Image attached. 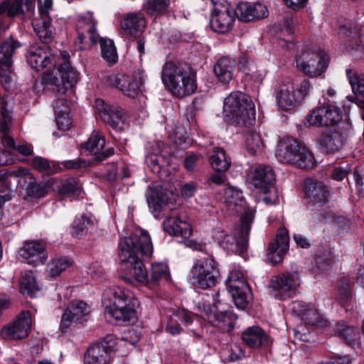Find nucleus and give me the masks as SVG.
<instances>
[{
  "label": "nucleus",
  "instance_id": "nucleus-1",
  "mask_svg": "<svg viewBox=\"0 0 364 364\" xmlns=\"http://www.w3.org/2000/svg\"><path fill=\"white\" fill-rule=\"evenodd\" d=\"M118 247L122 269L127 276L149 288L169 279V269L164 262L151 264L149 272L144 269L142 260L149 259L154 252L151 237L146 230L137 229L129 236H123Z\"/></svg>",
  "mask_w": 364,
  "mask_h": 364
},
{
  "label": "nucleus",
  "instance_id": "nucleus-2",
  "mask_svg": "<svg viewBox=\"0 0 364 364\" xmlns=\"http://www.w3.org/2000/svg\"><path fill=\"white\" fill-rule=\"evenodd\" d=\"M97 23L92 12L77 14L75 16L77 37L74 41V46L76 50H85L100 42L102 57L110 65L114 64L118 60L116 47L112 40L100 38L97 29Z\"/></svg>",
  "mask_w": 364,
  "mask_h": 364
},
{
  "label": "nucleus",
  "instance_id": "nucleus-3",
  "mask_svg": "<svg viewBox=\"0 0 364 364\" xmlns=\"http://www.w3.org/2000/svg\"><path fill=\"white\" fill-rule=\"evenodd\" d=\"M102 303L106 317L119 322H129L136 318L139 302L129 289L114 286L106 289Z\"/></svg>",
  "mask_w": 364,
  "mask_h": 364
},
{
  "label": "nucleus",
  "instance_id": "nucleus-4",
  "mask_svg": "<svg viewBox=\"0 0 364 364\" xmlns=\"http://www.w3.org/2000/svg\"><path fill=\"white\" fill-rule=\"evenodd\" d=\"M161 80L166 89L178 98L193 94L197 88L195 74L181 63H165L161 70Z\"/></svg>",
  "mask_w": 364,
  "mask_h": 364
},
{
  "label": "nucleus",
  "instance_id": "nucleus-5",
  "mask_svg": "<svg viewBox=\"0 0 364 364\" xmlns=\"http://www.w3.org/2000/svg\"><path fill=\"white\" fill-rule=\"evenodd\" d=\"M255 213V210L247 211L245 215L242 216L240 224L234 229L225 230L216 228L213 233L214 240L229 252L242 254L247 247L248 235Z\"/></svg>",
  "mask_w": 364,
  "mask_h": 364
},
{
  "label": "nucleus",
  "instance_id": "nucleus-6",
  "mask_svg": "<svg viewBox=\"0 0 364 364\" xmlns=\"http://www.w3.org/2000/svg\"><path fill=\"white\" fill-rule=\"evenodd\" d=\"M255 107L249 96L241 92H231L224 100V119L236 126L253 125L256 115Z\"/></svg>",
  "mask_w": 364,
  "mask_h": 364
},
{
  "label": "nucleus",
  "instance_id": "nucleus-7",
  "mask_svg": "<svg viewBox=\"0 0 364 364\" xmlns=\"http://www.w3.org/2000/svg\"><path fill=\"white\" fill-rule=\"evenodd\" d=\"M326 54L316 46H306L295 55L293 65L299 72L310 77L321 76L328 67Z\"/></svg>",
  "mask_w": 364,
  "mask_h": 364
},
{
  "label": "nucleus",
  "instance_id": "nucleus-8",
  "mask_svg": "<svg viewBox=\"0 0 364 364\" xmlns=\"http://www.w3.org/2000/svg\"><path fill=\"white\" fill-rule=\"evenodd\" d=\"M277 159L301 168L314 167L316 161L313 153L293 138H284L278 144L276 152Z\"/></svg>",
  "mask_w": 364,
  "mask_h": 364
},
{
  "label": "nucleus",
  "instance_id": "nucleus-9",
  "mask_svg": "<svg viewBox=\"0 0 364 364\" xmlns=\"http://www.w3.org/2000/svg\"><path fill=\"white\" fill-rule=\"evenodd\" d=\"M220 277L218 264L214 259L203 257L194 261L189 279L195 287L207 289L214 287Z\"/></svg>",
  "mask_w": 364,
  "mask_h": 364
},
{
  "label": "nucleus",
  "instance_id": "nucleus-10",
  "mask_svg": "<svg viewBox=\"0 0 364 364\" xmlns=\"http://www.w3.org/2000/svg\"><path fill=\"white\" fill-rule=\"evenodd\" d=\"M310 88L311 84L307 80H302L296 87L290 81L282 84L275 95L279 109L289 110L299 106L308 95Z\"/></svg>",
  "mask_w": 364,
  "mask_h": 364
},
{
  "label": "nucleus",
  "instance_id": "nucleus-11",
  "mask_svg": "<svg viewBox=\"0 0 364 364\" xmlns=\"http://www.w3.org/2000/svg\"><path fill=\"white\" fill-rule=\"evenodd\" d=\"M61 54L55 55L53 50L47 46H33L30 48L27 55V62L29 65L38 71L46 69L45 72L55 70L57 63L60 60Z\"/></svg>",
  "mask_w": 364,
  "mask_h": 364
},
{
  "label": "nucleus",
  "instance_id": "nucleus-12",
  "mask_svg": "<svg viewBox=\"0 0 364 364\" xmlns=\"http://www.w3.org/2000/svg\"><path fill=\"white\" fill-rule=\"evenodd\" d=\"M301 279L296 272H287L273 276L270 281L269 288L273 296L277 299H284L291 296V292L299 287Z\"/></svg>",
  "mask_w": 364,
  "mask_h": 364
},
{
  "label": "nucleus",
  "instance_id": "nucleus-13",
  "mask_svg": "<svg viewBox=\"0 0 364 364\" xmlns=\"http://www.w3.org/2000/svg\"><path fill=\"white\" fill-rule=\"evenodd\" d=\"M227 288L237 308L245 309L249 304L247 294L249 291V286L242 272L234 270L229 274L227 279Z\"/></svg>",
  "mask_w": 364,
  "mask_h": 364
},
{
  "label": "nucleus",
  "instance_id": "nucleus-14",
  "mask_svg": "<svg viewBox=\"0 0 364 364\" xmlns=\"http://www.w3.org/2000/svg\"><path fill=\"white\" fill-rule=\"evenodd\" d=\"M144 79L139 76H129L122 73H112L106 79L108 86L119 89L124 95L135 97L141 90Z\"/></svg>",
  "mask_w": 364,
  "mask_h": 364
},
{
  "label": "nucleus",
  "instance_id": "nucleus-15",
  "mask_svg": "<svg viewBox=\"0 0 364 364\" xmlns=\"http://www.w3.org/2000/svg\"><path fill=\"white\" fill-rule=\"evenodd\" d=\"M69 54L66 51L61 52L60 60L57 63L52 73L58 77H60V88L58 94L65 95L67 90L71 89L77 82L79 73L75 70L68 61Z\"/></svg>",
  "mask_w": 364,
  "mask_h": 364
},
{
  "label": "nucleus",
  "instance_id": "nucleus-16",
  "mask_svg": "<svg viewBox=\"0 0 364 364\" xmlns=\"http://www.w3.org/2000/svg\"><path fill=\"white\" fill-rule=\"evenodd\" d=\"M30 312L23 311L12 323L5 326L0 335L5 340H19L28 336L32 325Z\"/></svg>",
  "mask_w": 364,
  "mask_h": 364
},
{
  "label": "nucleus",
  "instance_id": "nucleus-17",
  "mask_svg": "<svg viewBox=\"0 0 364 364\" xmlns=\"http://www.w3.org/2000/svg\"><path fill=\"white\" fill-rule=\"evenodd\" d=\"M234 9L227 2L215 3L211 15L210 25L218 33L228 32L235 20Z\"/></svg>",
  "mask_w": 364,
  "mask_h": 364
},
{
  "label": "nucleus",
  "instance_id": "nucleus-18",
  "mask_svg": "<svg viewBox=\"0 0 364 364\" xmlns=\"http://www.w3.org/2000/svg\"><path fill=\"white\" fill-rule=\"evenodd\" d=\"M53 0H44L38 5V16L32 21L33 30L38 38L46 41L52 36L51 18Z\"/></svg>",
  "mask_w": 364,
  "mask_h": 364
},
{
  "label": "nucleus",
  "instance_id": "nucleus-19",
  "mask_svg": "<svg viewBox=\"0 0 364 364\" xmlns=\"http://www.w3.org/2000/svg\"><path fill=\"white\" fill-rule=\"evenodd\" d=\"M18 254L25 262L33 267L43 264L48 259L45 244L38 240L24 242Z\"/></svg>",
  "mask_w": 364,
  "mask_h": 364
},
{
  "label": "nucleus",
  "instance_id": "nucleus-20",
  "mask_svg": "<svg viewBox=\"0 0 364 364\" xmlns=\"http://www.w3.org/2000/svg\"><path fill=\"white\" fill-rule=\"evenodd\" d=\"M112 337L107 336L102 341L92 345L85 355L84 364H109L113 350Z\"/></svg>",
  "mask_w": 364,
  "mask_h": 364
},
{
  "label": "nucleus",
  "instance_id": "nucleus-21",
  "mask_svg": "<svg viewBox=\"0 0 364 364\" xmlns=\"http://www.w3.org/2000/svg\"><path fill=\"white\" fill-rule=\"evenodd\" d=\"M95 107L104 122L114 129H122L126 119L124 110L114 105H107L102 99H97Z\"/></svg>",
  "mask_w": 364,
  "mask_h": 364
},
{
  "label": "nucleus",
  "instance_id": "nucleus-22",
  "mask_svg": "<svg viewBox=\"0 0 364 364\" xmlns=\"http://www.w3.org/2000/svg\"><path fill=\"white\" fill-rule=\"evenodd\" d=\"M291 310L305 323L321 328L328 326V321L319 312L314 304H306L303 301H295L292 304Z\"/></svg>",
  "mask_w": 364,
  "mask_h": 364
},
{
  "label": "nucleus",
  "instance_id": "nucleus-23",
  "mask_svg": "<svg viewBox=\"0 0 364 364\" xmlns=\"http://www.w3.org/2000/svg\"><path fill=\"white\" fill-rule=\"evenodd\" d=\"M175 194L172 192L166 193L159 185H151L148 188L146 200L149 208L155 218L159 217L161 211L168 205L171 200L175 199Z\"/></svg>",
  "mask_w": 364,
  "mask_h": 364
},
{
  "label": "nucleus",
  "instance_id": "nucleus-24",
  "mask_svg": "<svg viewBox=\"0 0 364 364\" xmlns=\"http://www.w3.org/2000/svg\"><path fill=\"white\" fill-rule=\"evenodd\" d=\"M29 181V183H35V179L30 171L21 166L0 170V191L5 189L11 190L14 186V181L17 184L23 181Z\"/></svg>",
  "mask_w": 364,
  "mask_h": 364
},
{
  "label": "nucleus",
  "instance_id": "nucleus-25",
  "mask_svg": "<svg viewBox=\"0 0 364 364\" xmlns=\"http://www.w3.org/2000/svg\"><path fill=\"white\" fill-rule=\"evenodd\" d=\"M223 201L227 210L232 214L243 211L244 213L242 215L243 216L250 210H253L252 208H247L242 191L235 186H228L225 188Z\"/></svg>",
  "mask_w": 364,
  "mask_h": 364
},
{
  "label": "nucleus",
  "instance_id": "nucleus-26",
  "mask_svg": "<svg viewBox=\"0 0 364 364\" xmlns=\"http://www.w3.org/2000/svg\"><path fill=\"white\" fill-rule=\"evenodd\" d=\"M163 228L168 235L179 236L184 239L189 238L192 235V225L185 214L166 218L163 223Z\"/></svg>",
  "mask_w": 364,
  "mask_h": 364
},
{
  "label": "nucleus",
  "instance_id": "nucleus-27",
  "mask_svg": "<svg viewBox=\"0 0 364 364\" xmlns=\"http://www.w3.org/2000/svg\"><path fill=\"white\" fill-rule=\"evenodd\" d=\"M36 0H22L3 2L0 5V14H6L10 17L21 19L30 18L34 14Z\"/></svg>",
  "mask_w": 364,
  "mask_h": 364
},
{
  "label": "nucleus",
  "instance_id": "nucleus-28",
  "mask_svg": "<svg viewBox=\"0 0 364 364\" xmlns=\"http://www.w3.org/2000/svg\"><path fill=\"white\" fill-rule=\"evenodd\" d=\"M105 139L100 131H94L90 138L83 144V148L90 155L94 156L95 159L102 161L114 154V149L108 147L104 149Z\"/></svg>",
  "mask_w": 364,
  "mask_h": 364
},
{
  "label": "nucleus",
  "instance_id": "nucleus-29",
  "mask_svg": "<svg viewBox=\"0 0 364 364\" xmlns=\"http://www.w3.org/2000/svg\"><path fill=\"white\" fill-rule=\"evenodd\" d=\"M289 237L285 229H281L268 247L267 257L272 264L280 262L289 250Z\"/></svg>",
  "mask_w": 364,
  "mask_h": 364
},
{
  "label": "nucleus",
  "instance_id": "nucleus-30",
  "mask_svg": "<svg viewBox=\"0 0 364 364\" xmlns=\"http://www.w3.org/2000/svg\"><path fill=\"white\" fill-rule=\"evenodd\" d=\"M331 188L320 181L308 180L305 183V194L314 205L326 203L330 196Z\"/></svg>",
  "mask_w": 364,
  "mask_h": 364
},
{
  "label": "nucleus",
  "instance_id": "nucleus-31",
  "mask_svg": "<svg viewBox=\"0 0 364 364\" xmlns=\"http://www.w3.org/2000/svg\"><path fill=\"white\" fill-rule=\"evenodd\" d=\"M204 319L218 327L223 332H228L234 328L235 315L230 312H213L209 306L203 305Z\"/></svg>",
  "mask_w": 364,
  "mask_h": 364
},
{
  "label": "nucleus",
  "instance_id": "nucleus-32",
  "mask_svg": "<svg viewBox=\"0 0 364 364\" xmlns=\"http://www.w3.org/2000/svg\"><path fill=\"white\" fill-rule=\"evenodd\" d=\"M275 179L274 172L269 166L259 165L250 173V183L258 190L273 185Z\"/></svg>",
  "mask_w": 364,
  "mask_h": 364
},
{
  "label": "nucleus",
  "instance_id": "nucleus-33",
  "mask_svg": "<svg viewBox=\"0 0 364 364\" xmlns=\"http://www.w3.org/2000/svg\"><path fill=\"white\" fill-rule=\"evenodd\" d=\"M242 338L252 348L266 347L270 343L269 336L259 326H251L247 328L243 332Z\"/></svg>",
  "mask_w": 364,
  "mask_h": 364
},
{
  "label": "nucleus",
  "instance_id": "nucleus-34",
  "mask_svg": "<svg viewBox=\"0 0 364 364\" xmlns=\"http://www.w3.org/2000/svg\"><path fill=\"white\" fill-rule=\"evenodd\" d=\"M336 331L338 337L355 350H360L364 346L358 328L344 323H338Z\"/></svg>",
  "mask_w": 364,
  "mask_h": 364
},
{
  "label": "nucleus",
  "instance_id": "nucleus-35",
  "mask_svg": "<svg viewBox=\"0 0 364 364\" xmlns=\"http://www.w3.org/2000/svg\"><path fill=\"white\" fill-rule=\"evenodd\" d=\"M345 142V136L343 133L338 131L326 132L318 139V144L324 151L333 153L339 151Z\"/></svg>",
  "mask_w": 364,
  "mask_h": 364
},
{
  "label": "nucleus",
  "instance_id": "nucleus-36",
  "mask_svg": "<svg viewBox=\"0 0 364 364\" xmlns=\"http://www.w3.org/2000/svg\"><path fill=\"white\" fill-rule=\"evenodd\" d=\"M146 22L143 14L131 12L126 14L122 22V27L131 35H136L143 32Z\"/></svg>",
  "mask_w": 364,
  "mask_h": 364
},
{
  "label": "nucleus",
  "instance_id": "nucleus-37",
  "mask_svg": "<svg viewBox=\"0 0 364 364\" xmlns=\"http://www.w3.org/2000/svg\"><path fill=\"white\" fill-rule=\"evenodd\" d=\"M146 164L154 173L162 178L168 175L166 166L170 164V158L164 154L151 153L146 157Z\"/></svg>",
  "mask_w": 364,
  "mask_h": 364
},
{
  "label": "nucleus",
  "instance_id": "nucleus-38",
  "mask_svg": "<svg viewBox=\"0 0 364 364\" xmlns=\"http://www.w3.org/2000/svg\"><path fill=\"white\" fill-rule=\"evenodd\" d=\"M235 61L231 58L223 57L218 60L214 67V73L219 81L228 83L232 78V70Z\"/></svg>",
  "mask_w": 364,
  "mask_h": 364
},
{
  "label": "nucleus",
  "instance_id": "nucleus-39",
  "mask_svg": "<svg viewBox=\"0 0 364 364\" xmlns=\"http://www.w3.org/2000/svg\"><path fill=\"white\" fill-rule=\"evenodd\" d=\"M33 90L36 93H41L46 90H53L58 93L61 91L59 77L55 75L53 73L45 72L41 79L35 81Z\"/></svg>",
  "mask_w": 364,
  "mask_h": 364
},
{
  "label": "nucleus",
  "instance_id": "nucleus-40",
  "mask_svg": "<svg viewBox=\"0 0 364 364\" xmlns=\"http://www.w3.org/2000/svg\"><path fill=\"white\" fill-rule=\"evenodd\" d=\"M21 291L23 294L36 297L41 291V287L37 283L33 272H26L20 279Z\"/></svg>",
  "mask_w": 364,
  "mask_h": 364
},
{
  "label": "nucleus",
  "instance_id": "nucleus-41",
  "mask_svg": "<svg viewBox=\"0 0 364 364\" xmlns=\"http://www.w3.org/2000/svg\"><path fill=\"white\" fill-rule=\"evenodd\" d=\"M209 161L212 168L219 172L227 171L231 164L230 158L226 156L225 151L220 148H214Z\"/></svg>",
  "mask_w": 364,
  "mask_h": 364
},
{
  "label": "nucleus",
  "instance_id": "nucleus-42",
  "mask_svg": "<svg viewBox=\"0 0 364 364\" xmlns=\"http://www.w3.org/2000/svg\"><path fill=\"white\" fill-rule=\"evenodd\" d=\"M72 264V260L66 257H55L51 259L47 265L48 276L51 278L56 277L70 268Z\"/></svg>",
  "mask_w": 364,
  "mask_h": 364
},
{
  "label": "nucleus",
  "instance_id": "nucleus-43",
  "mask_svg": "<svg viewBox=\"0 0 364 364\" xmlns=\"http://www.w3.org/2000/svg\"><path fill=\"white\" fill-rule=\"evenodd\" d=\"M21 46V44L12 39H8L0 46V64L11 66V57L15 50Z\"/></svg>",
  "mask_w": 364,
  "mask_h": 364
},
{
  "label": "nucleus",
  "instance_id": "nucleus-44",
  "mask_svg": "<svg viewBox=\"0 0 364 364\" xmlns=\"http://www.w3.org/2000/svg\"><path fill=\"white\" fill-rule=\"evenodd\" d=\"M65 312L77 323L82 322L90 312V306L82 301H74L67 307Z\"/></svg>",
  "mask_w": 364,
  "mask_h": 364
},
{
  "label": "nucleus",
  "instance_id": "nucleus-45",
  "mask_svg": "<svg viewBox=\"0 0 364 364\" xmlns=\"http://www.w3.org/2000/svg\"><path fill=\"white\" fill-rule=\"evenodd\" d=\"M11 124V117L10 113L1 111V118L0 119V138L3 144L8 147L14 146V140L9 134Z\"/></svg>",
  "mask_w": 364,
  "mask_h": 364
},
{
  "label": "nucleus",
  "instance_id": "nucleus-46",
  "mask_svg": "<svg viewBox=\"0 0 364 364\" xmlns=\"http://www.w3.org/2000/svg\"><path fill=\"white\" fill-rule=\"evenodd\" d=\"M256 200L266 205H272L279 202V193L277 188L273 185L259 190Z\"/></svg>",
  "mask_w": 364,
  "mask_h": 364
},
{
  "label": "nucleus",
  "instance_id": "nucleus-47",
  "mask_svg": "<svg viewBox=\"0 0 364 364\" xmlns=\"http://www.w3.org/2000/svg\"><path fill=\"white\" fill-rule=\"evenodd\" d=\"M326 106L318 107L311 110L306 119L307 126L323 127L327 124Z\"/></svg>",
  "mask_w": 364,
  "mask_h": 364
},
{
  "label": "nucleus",
  "instance_id": "nucleus-48",
  "mask_svg": "<svg viewBox=\"0 0 364 364\" xmlns=\"http://www.w3.org/2000/svg\"><path fill=\"white\" fill-rule=\"evenodd\" d=\"M336 299L342 306L348 305L353 299L351 282L343 278L337 287Z\"/></svg>",
  "mask_w": 364,
  "mask_h": 364
},
{
  "label": "nucleus",
  "instance_id": "nucleus-49",
  "mask_svg": "<svg viewBox=\"0 0 364 364\" xmlns=\"http://www.w3.org/2000/svg\"><path fill=\"white\" fill-rule=\"evenodd\" d=\"M94 225L93 217L92 215L82 214L76 217L73 223V235L79 236L87 232L88 229Z\"/></svg>",
  "mask_w": 364,
  "mask_h": 364
},
{
  "label": "nucleus",
  "instance_id": "nucleus-50",
  "mask_svg": "<svg viewBox=\"0 0 364 364\" xmlns=\"http://www.w3.org/2000/svg\"><path fill=\"white\" fill-rule=\"evenodd\" d=\"M60 192L64 197L75 198L82 193V185L75 178H69L62 184Z\"/></svg>",
  "mask_w": 364,
  "mask_h": 364
},
{
  "label": "nucleus",
  "instance_id": "nucleus-51",
  "mask_svg": "<svg viewBox=\"0 0 364 364\" xmlns=\"http://www.w3.org/2000/svg\"><path fill=\"white\" fill-rule=\"evenodd\" d=\"M244 138L245 146L250 154H255L262 150L263 143L258 134L249 132L245 134Z\"/></svg>",
  "mask_w": 364,
  "mask_h": 364
},
{
  "label": "nucleus",
  "instance_id": "nucleus-52",
  "mask_svg": "<svg viewBox=\"0 0 364 364\" xmlns=\"http://www.w3.org/2000/svg\"><path fill=\"white\" fill-rule=\"evenodd\" d=\"M170 0H147L144 4V9L151 16L158 15L166 11Z\"/></svg>",
  "mask_w": 364,
  "mask_h": 364
},
{
  "label": "nucleus",
  "instance_id": "nucleus-53",
  "mask_svg": "<svg viewBox=\"0 0 364 364\" xmlns=\"http://www.w3.org/2000/svg\"><path fill=\"white\" fill-rule=\"evenodd\" d=\"M326 111H327V124H326V127H333L338 124L341 121L342 111L337 106L333 105H326Z\"/></svg>",
  "mask_w": 364,
  "mask_h": 364
},
{
  "label": "nucleus",
  "instance_id": "nucleus-54",
  "mask_svg": "<svg viewBox=\"0 0 364 364\" xmlns=\"http://www.w3.org/2000/svg\"><path fill=\"white\" fill-rule=\"evenodd\" d=\"M58 110V115H55L56 125L60 129L67 130L72 124V119L70 117V107H64V110Z\"/></svg>",
  "mask_w": 364,
  "mask_h": 364
},
{
  "label": "nucleus",
  "instance_id": "nucleus-55",
  "mask_svg": "<svg viewBox=\"0 0 364 364\" xmlns=\"http://www.w3.org/2000/svg\"><path fill=\"white\" fill-rule=\"evenodd\" d=\"M251 8L250 3L241 2L234 9V14L240 21H252Z\"/></svg>",
  "mask_w": 364,
  "mask_h": 364
},
{
  "label": "nucleus",
  "instance_id": "nucleus-56",
  "mask_svg": "<svg viewBox=\"0 0 364 364\" xmlns=\"http://www.w3.org/2000/svg\"><path fill=\"white\" fill-rule=\"evenodd\" d=\"M11 68V66L0 64V81L6 89L9 88L15 80V74Z\"/></svg>",
  "mask_w": 364,
  "mask_h": 364
},
{
  "label": "nucleus",
  "instance_id": "nucleus-57",
  "mask_svg": "<svg viewBox=\"0 0 364 364\" xmlns=\"http://www.w3.org/2000/svg\"><path fill=\"white\" fill-rule=\"evenodd\" d=\"M252 20L263 18L268 16L267 6L261 3L251 4Z\"/></svg>",
  "mask_w": 364,
  "mask_h": 364
},
{
  "label": "nucleus",
  "instance_id": "nucleus-58",
  "mask_svg": "<svg viewBox=\"0 0 364 364\" xmlns=\"http://www.w3.org/2000/svg\"><path fill=\"white\" fill-rule=\"evenodd\" d=\"M77 323L75 320L73 319L65 311L62 315L59 330L62 334L67 333L75 323Z\"/></svg>",
  "mask_w": 364,
  "mask_h": 364
},
{
  "label": "nucleus",
  "instance_id": "nucleus-59",
  "mask_svg": "<svg viewBox=\"0 0 364 364\" xmlns=\"http://www.w3.org/2000/svg\"><path fill=\"white\" fill-rule=\"evenodd\" d=\"M171 320L176 323L181 321L188 326L193 322V315L185 310H180L173 314Z\"/></svg>",
  "mask_w": 364,
  "mask_h": 364
},
{
  "label": "nucleus",
  "instance_id": "nucleus-60",
  "mask_svg": "<svg viewBox=\"0 0 364 364\" xmlns=\"http://www.w3.org/2000/svg\"><path fill=\"white\" fill-rule=\"evenodd\" d=\"M64 166L70 169H79L86 168L92 165V162L82 159L69 160L63 162Z\"/></svg>",
  "mask_w": 364,
  "mask_h": 364
},
{
  "label": "nucleus",
  "instance_id": "nucleus-61",
  "mask_svg": "<svg viewBox=\"0 0 364 364\" xmlns=\"http://www.w3.org/2000/svg\"><path fill=\"white\" fill-rule=\"evenodd\" d=\"M245 356V352L240 344L234 343L231 346L230 354L229 355L230 361H236Z\"/></svg>",
  "mask_w": 364,
  "mask_h": 364
},
{
  "label": "nucleus",
  "instance_id": "nucleus-62",
  "mask_svg": "<svg viewBox=\"0 0 364 364\" xmlns=\"http://www.w3.org/2000/svg\"><path fill=\"white\" fill-rule=\"evenodd\" d=\"M33 166L40 171H47L50 169L48 161L42 157H34L33 159Z\"/></svg>",
  "mask_w": 364,
  "mask_h": 364
},
{
  "label": "nucleus",
  "instance_id": "nucleus-63",
  "mask_svg": "<svg viewBox=\"0 0 364 364\" xmlns=\"http://www.w3.org/2000/svg\"><path fill=\"white\" fill-rule=\"evenodd\" d=\"M197 190V186L194 183H187L181 188V193L183 198L192 197Z\"/></svg>",
  "mask_w": 364,
  "mask_h": 364
},
{
  "label": "nucleus",
  "instance_id": "nucleus-64",
  "mask_svg": "<svg viewBox=\"0 0 364 364\" xmlns=\"http://www.w3.org/2000/svg\"><path fill=\"white\" fill-rule=\"evenodd\" d=\"M348 168L335 167L332 171L331 177L336 181L343 180L348 174Z\"/></svg>",
  "mask_w": 364,
  "mask_h": 364
}]
</instances>
